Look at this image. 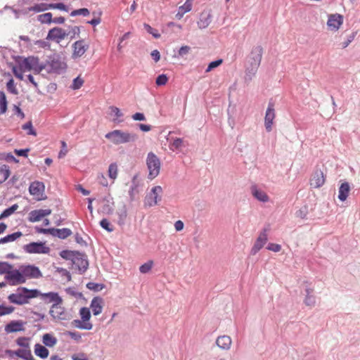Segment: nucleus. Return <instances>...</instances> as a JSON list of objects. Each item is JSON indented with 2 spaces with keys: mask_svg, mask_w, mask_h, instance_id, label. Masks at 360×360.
Returning <instances> with one entry per match:
<instances>
[{
  "mask_svg": "<svg viewBox=\"0 0 360 360\" xmlns=\"http://www.w3.org/2000/svg\"><path fill=\"white\" fill-rule=\"evenodd\" d=\"M44 66L39 63V58L34 56L27 57L18 63V65L13 68V72L15 77L20 80L23 79V74L25 72L33 71L39 74Z\"/></svg>",
  "mask_w": 360,
  "mask_h": 360,
  "instance_id": "nucleus-1",
  "label": "nucleus"
},
{
  "mask_svg": "<svg viewBox=\"0 0 360 360\" xmlns=\"http://www.w3.org/2000/svg\"><path fill=\"white\" fill-rule=\"evenodd\" d=\"M80 34V28L78 26H70L65 30L60 27H55L49 30L46 39L60 44L62 41L69 38L70 40L77 37Z\"/></svg>",
  "mask_w": 360,
  "mask_h": 360,
  "instance_id": "nucleus-2",
  "label": "nucleus"
},
{
  "mask_svg": "<svg viewBox=\"0 0 360 360\" xmlns=\"http://www.w3.org/2000/svg\"><path fill=\"white\" fill-rule=\"evenodd\" d=\"M40 292L37 290H29L26 288H19L17 290L8 295V300L11 303L18 305L27 304L32 298L38 297Z\"/></svg>",
  "mask_w": 360,
  "mask_h": 360,
  "instance_id": "nucleus-3",
  "label": "nucleus"
},
{
  "mask_svg": "<svg viewBox=\"0 0 360 360\" xmlns=\"http://www.w3.org/2000/svg\"><path fill=\"white\" fill-rule=\"evenodd\" d=\"M105 137L115 145L134 142L136 139L135 134L115 129L105 134Z\"/></svg>",
  "mask_w": 360,
  "mask_h": 360,
  "instance_id": "nucleus-4",
  "label": "nucleus"
},
{
  "mask_svg": "<svg viewBox=\"0 0 360 360\" xmlns=\"http://www.w3.org/2000/svg\"><path fill=\"white\" fill-rule=\"evenodd\" d=\"M79 316L81 317V319L74 320L72 322V326L81 330H91L93 328V324L90 321V309L87 307H82L79 309Z\"/></svg>",
  "mask_w": 360,
  "mask_h": 360,
  "instance_id": "nucleus-5",
  "label": "nucleus"
},
{
  "mask_svg": "<svg viewBox=\"0 0 360 360\" xmlns=\"http://www.w3.org/2000/svg\"><path fill=\"white\" fill-rule=\"evenodd\" d=\"M263 54V48L259 46H253L249 56V67L248 70L255 74L257 71L262 61Z\"/></svg>",
  "mask_w": 360,
  "mask_h": 360,
  "instance_id": "nucleus-6",
  "label": "nucleus"
},
{
  "mask_svg": "<svg viewBox=\"0 0 360 360\" xmlns=\"http://www.w3.org/2000/svg\"><path fill=\"white\" fill-rule=\"evenodd\" d=\"M146 165L148 170V178L150 180L158 176L160 171L161 163L158 157L150 152L146 158Z\"/></svg>",
  "mask_w": 360,
  "mask_h": 360,
  "instance_id": "nucleus-7",
  "label": "nucleus"
},
{
  "mask_svg": "<svg viewBox=\"0 0 360 360\" xmlns=\"http://www.w3.org/2000/svg\"><path fill=\"white\" fill-rule=\"evenodd\" d=\"M62 303H54L51 307L50 315L56 321H67L70 319V314L61 305Z\"/></svg>",
  "mask_w": 360,
  "mask_h": 360,
  "instance_id": "nucleus-8",
  "label": "nucleus"
},
{
  "mask_svg": "<svg viewBox=\"0 0 360 360\" xmlns=\"http://www.w3.org/2000/svg\"><path fill=\"white\" fill-rule=\"evenodd\" d=\"M44 191L45 186L42 182L35 181L30 185L29 192L37 201H40L46 198Z\"/></svg>",
  "mask_w": 360,
  "mask_h": 360,
  "instance_id": "nucleus-9",
  "label": "nucleus"
},
{
  "mask_svg": "<svg viewBox=\"0 0 360 360\" xmlns=\"http://www.w3.org/2000/svg\"><path fill=\"white\" fill-rule=\"evenodd\" d=\"M162 188L160 186H156L152 188L150 192L146 195L144 199V205L146 207H153L158 204L161 200Z\"/></svg>",
  "mask_w": 360,
  "mask_h": 360,
  "instance_id": "nucleus-10",
  "label": "nucleus"
},
{
  "mask_svg": "<svg viewBox=\"0 0 360 360\" xmlns=\"http://www.w3.org/2000/svg\"><path fill=\"white\" fill-rule=\"evenodd\" d=\"M24 250L30 254H48L50 252V248L46 246L45 243L32 242L24 245Z\"/></svg>",
  "mask_w": 360,
  "mask_h": 360,
  "instance_id": "nucleus-11",
  "label": "nucleus"
},
{
  "mask_svg": "<svg viewBox=\"0 0 360 360\" xmlns=\"http://www.w3.org/2000/svg\"><path fill=\"white\" fill-rule=\"evenodd\" d=\"M5 278L11 285H17L25 283L20 266L18 269H13L12 268L8 274L5 276Z\"/></svg>",
  "mask_w": 360,
  "mask_h": 360,
  "instance_id": "nucleus-12",
  "label": "nucleus"
},
{
  "mask_svg": "<svg viewBox=\"0 0 360 360\" xmlns=\"http://www.w3.org/2000/svg\"><path fill=\"white\" fill-rule=\"evenodd\" d=\"M22 273L25 282L27 279L39 278L42 277V273L37 266L34 265H21Z\"/></svg>",
  "mask_w": 360,
  "mask_h": 360,
  "instance_id": "nucleus-13",
  "label": "nucleus"
},
{
  "mask_svg": "<svg viewBox=\"0 0 360 360\" xmlns=\"http://www.w3.org/2000/svg\"><path fill=\"white\" fill-rule=\"evenodd\" d=\"M89 45L86 44L84 39L78 40L72 44V58L74 59L81 58L84 55Z\"/></svg>",
  "mask_w": 360,
  "mask_h": 360,
  "instance_id": "nucleus-14",
  "label": "nucleus"
},
{
  "mask_svg": "<svg viewBox=\"0 0 360 360\" xmlns=\"http://www.w3.org/2000/svg\"><path fill=\"white\" fill-rule=\"evenodd\" d=\"M343 16L340 14H330L328 15L327 26L331 31H338L343 24Z\"/></svg>",
  "mask_w": 360,
  "mask_h": 360,
  "instance_id": "nucleus-15",
  "label": "nucleus"
},
{
  "mask_svg": "<svg viewBox=\"0 0 360 360\" xmlns=\"http://www.w3.org/2000/svg\"><path fill=\"white\" fill-rule=\"evenodd\" d=\"M276 117L274 105L272 103H269L268 105V108L266 111L265 117H264V125L267 131H271L272 130V126L274 124V120Z\"/></svg>",
  "mask_w": 360,
  "mask_h": 360,
  "instance_id": "nucleus-16",
  "label": "nucleus"
},
{
  "mask_svg": "<svg viewBox=\"0 0 360 360\" xmlns=\"http://www.w3.org/2000/svg\"><path fill=\"white\" fill-rule=\"evenodd\" d=\"M326 181L325 175L321 169H316L310 179V186L314 188L321 187Z\"/></svg>",
  "mask_w": 360,
  "mask_h": 360,
  "instance_id": "nucleus-17",
  "label": "nucleus"
},
{
  "mask_svg": "<svg viewBox=\"0 0 360 360\" xmlns=\"http://www.w3.org/2000/svg\"><path fill=\"white\" fill-rule=\"evenodd\" d=\"M268 240V236L266 233V230H264L259 234L257 238L252 249L251 254L255 255H256L266 243Z\"/></svg>",
  "mask_w": 360,
  "mask_h": 360,
  "instance_id": "nucleus-18",
  "label": "nucleus"
},
{
  "mask_svg": "<svg viewBox=\"0 0 360 360\" xmlns=\"http://www.w3.org/2000/svg\"><path fill=\"white\" fill-rule=\"evenodd\" d=\"M51 212V209L34 210L29 213L28 220L31 222L39 221L44 217L50 215Z\"/></svg>",
  "mask_w": 360,
  "mask_h": 360,
  "instance_id": "nucleus-19",
  "label": "nucleus"
},
{
  "mask_svg": "<svg viewBox=\"0 0 360 360\" xmlns=\"http://www.w3.org/2000/svg\"><path fill=\"white\" fill-rule=\"evenodd\" d=\"M252 195L259 201L266 202H268L269 198L268 195L262 190L259 189L257 186L252 185L250 188Z\"/></svg>",
  "mask_w": 360,
  "mask_h": 360,
  "instance_id": "nucleus-20",
  "label": "nucleus"
},
{
  "mask_svg": "<svg viewBox=\"0 0 360 360\" xmlns=\"http://www.w3.org/2000/svg\"><path fill=\"white\" fill-rule=\"evenodd\" d=\"M6 333H15L24 330L23 322L22 321H12L5 327Z\"/></svg>",
  "mask_w": 360,
  "mask_h": 360,
  "instance_id": "nucleus-21",
  "label": "nucleus"
},
{
  "mask_svg": "<svg viewBox=\"0 0 360 360\" xmlns=\"http://www.w3.org/2000/svg\"><path fill=\"white\" fill-rule=\"evenodd\" d=\"M103 300L101 297H94L91 302L90 307L94 316H98L102 312Z\"/></svg>",
  "mask_w": 360,
  "mask_h": 360,
  "instance_id": "nucleus-22",
  "label": "nucleus"
},
{
  "mask_svg": "<svg viewBox=\"0 0 360 360\" xmlns=\"http://www.w3.org/2000/svg\"><path fill=\"white\" fill-rule=\"evenodd\" d=\"M216 344L221 349L228 350L231 346L232 340L228 335H221L217 338Z\"/></svg>",
  "mask_w": 360,
  "mask_h": 360,
  "instance_id": "nucleus-23",
  "label": "nucleus"
},
{
  "mask_svg": "<svg viewBox=\"0 0 360 360\" xmlns=\"http://www.w3.org/2000/svg\"><path fill=\"white\" fill-rule=\"evenodd\" d=\"M72 234L70 229L63 228L61 229L52 228L51 235L61 239H65Z\"/></svg>",
  "mask_w": 360,
  "mask_h": 360,
  "instance_id": "nucleus-24",
  "label": "nucleus"
},
{
  "mask_svg": "<svg viewBox=\"0 0 360 360\" xmlns=\"http://www.w3.org/2000/svg\"><path fill=\"white\" fill-rule=\"evenodd\" d=\"M41 297L48 302L62 303L61 297L56 292L41 294Z\"/></svg>",
  "mask_w": 360,
  "mask_h": 360,
  "instance_id": "nucleus-25",
  "label": "nucleus"
},
{
  "mask_svg": "<svg viewBox=\"0 0 360 360\" xmlns=\"http://www.w3.org/2000/svg\"><path fill=\"white\" fill-rule=\"evenodd\" d=\"M350 191V186L347 182L342 183L339 188L338 198L341 201H345L348 197Z\"/></svg>",
  "mask_w": 360,
  "mask_h": 360,
  "instance_id": "nucleus-26",
  "label": "nucleus"
},
{
  "mask_svg": "<svg viewBox=\"0 0 360 360\" xmlns=\"http://www.w3.org/2000/svg\"><path fill=\"white\" fill-rule=\"evenodd\" d=\"M207 12L201 13L199 20L198 21V26L200 29H205L207 27L210 23V15Z\"/></svg>",
  "mask_w": 360,
  "mask_h": 360,
  "instance_id": "nucleus-27",
  "label": "nucleus"
},
{
  "mask_svg": "<svg viewBox=\"0 0 360 360\" xmlns=\"http://www.w3.org/2000/svg\"><path fill=\"white\" fill-rule=\"evenodd\" d=\"M49 4H45V3L34 4V6H30L27 8V13H29L31 11H32L34 13H40V12L47 11L49 9Z\"/></svg>",
  "mask_w": 360,
  "mask_h": 360,
  "instance_id": "nucleus-28",
  "label": "nucleus"
},
{
  "mask_svg": "<svg viewBox=\"0 0 360 360\" xmlns=\"http://www.w3.org/2000/svg\"><path fill=\"white\" fill-rule=\"evenodd\" d=\"M43 343L49 347L55 346L57 343V338L50 333H46L42 337Z\"/></svg>",
  "mask_w": 360,
  "mask_h": 360,
  "instance_id": "nucleus-29",
  "label": "nucleus"
},
{
  "mask_svg": "<svg viewBox=\"0 0 360 360\" xmlns=\"http://www.w3.org/2000/svg\"><path fill=\"white\" fill-rule=\"evenodd\" d=\"M34 353L37 356L45 359L48 357L49 352L44 346L40 344H36L34 345Z\"/></svg>",
  "mask_w": 360,
  "mask_h": 360,
  "instance_id": "nucleus-30",
  "label": "nucleus"
},
{
  "mask_svg": "<svg viewBox=\"0 0 360 360\" xmlns=\"http://www.w3.org/2000/svg\"><path fill=\"white\" fill-rule=\"evenodd\" d=\"M8 352L10 354H14L17 356L25 359L26 360H33L30 351H27L25 349H18L15 352L8 351Z\"/></svg>",
  "mask_w": 360,
  "mask_h": 360,
  "instance_id": "nucleus-31",
  "label": "nucleus"
},
{
  "mask_svg": "<svg viewBox=\"0 0 360 360\" xmlns=\"http://www.w3.org/2000/svg\"><path fill=\"white\" fill-rule=\"evenodd\" d=\"M49 64L51 70L54 72H58L59 70H64L66 68L65 64L58 59L51 60Z\"/></svg>",
  "mask_w": 360,
  "mask_h": 360,
  "instance_id": "nucleus-32",
  "label": "nucleus"
},
{
  "mask_svg": "<svg viewBox=\"0 0 360 360\" xmlns=\"http://www.w3.org/2000/svg\"><path fill=\"white\" fill-rule=\"evenodd\" d=\"M22 236V233L20 231H17L12 234L7 235L6 236L1 238L0 239V244L13 242V241L15 240L16 239L19 238L20 237H21Z\"/></svg>",
  "mask_w": 360,
  "mask_h": 360,
  "instance_id": "nucleus-33",
  "label": "nucleus"
},
{
  "mask_svg": "<svg viewBox=\"0 0 360 360\" xmlns=\"http://www.w3.org/2000/svg\"><path fill=\"white\" fill-rule=\"evenodd\" d=\"M306 291H307V295H306V297L304 300V303L307 306H314L316 302V299L314 295H311L313 292V290L308 288L306 290Z\"/></svg>",
  "mask_w": 360,
  "mask_h": 360,
  "instance_id": "nucleus-34",
  "label": "nucleus"
},
{
  "mask_svg": "<svg viewBox=\"0 0 360 360\" xmlns=\"http://www.w3.org/2000/svg\"><path fill=\"white\" fill-rule=\"evenodd\" d=\"M118 173L117 165L116 163H112L108 167V176L113 181L117 178Z\"/></svg>",
  "mask_w": 360,
  "mask_h": 360,
  "instance_id": "nucleus-35",
  "label": "nucleus"
},
{
  "mask_svg": "<svg viewBox=\"0 0 360 360\" xmlns=\"http://www.w3.org/2000/svg\"><path fill=\"white\" fill-rule=\"evenodd\" d=\"M52 16L53 15L51 13H46L38 15L37 18L41 23L50 24L52 22Z\"/></svg>",
  "mask_w": 360,
  "mask_h": 360,
  "instance_id": "nucleus-36",
  "label": "nucleus"
},
{
  "mask_svg": "<svg viewBox=\"0 0 360 360\" xmlns=\"http://www.w3.org/2000/svg\"><path fill=\"white\" fill-rule=\"evenodd\" d=\"M7 110V101L6 95L4 92L0 91V115L6 112Z\"/></svg>",
  "mask_w": 360,
  "mask_h": 360,
  "instance_id": "nucleus-37",
  "label": "nucleus"
},
{
  "mask_svg": "<svg viewBox=\"0 0 360 360\" xmlns=\"http://www.w3.org/2000/svg\"><path fill=\"white\" fill-rule=\"evenodd\" d=\"M183 146V140L180 138H176L173 140L172 142L169 143V149L172 151L176 150H179Z\"/></svg>",
  "mask_w": 360,
  "mask_h": 360,
  "instance_id": "nucleus-38",
  "label": "nucleus"
},
{
  "mask_svg": "<svg viewBox=\"0 0 360 360\" xmlns=\"http://www.w3.org/2000/svg\"><path fill=\"white\" fill-rule=\"evenodd\" d=\"M13 268V265L6 262H0V275L6 274L8 275L11 269Z\"/></svg>",
  "mask_w": 360,
  "mask_h": 360,
  "instance_id": "nucleus-39",
  "label": "nucleus"
},
{
  "mask_svg": "<svg viewBox=\"0 0 360 360\" xmlns=\"http://www.w3.org/2000/svg\"><path fill=\"white\" fill-rule=\"evenodd\" d=\"M153 266V260H149L147 262L144 263L139 267V271L142 274L148 273Z\"/></svg>",
  "mask_w": 360,
  "mask_h": 360,
  "instance_id": "nucleus-40",
  "label": "nucleus"
},
{
  "mask_svg": "<svg viewBox=\"0 0 360 360\" xmlns=\"http://www.w3.org/2000/svg\"><path fill=\"white\" fill-rule=\"evenodd\" d=\"M18 208V205L15 204L12 205L11 207L6 209L0 215V219L7 217L12 214Z\"/></svg>",
  "mask_w": 360,
  "mask_h": 360,
  "instance_id": "nucleus-41",
  "label": "nucleus"
},
{
  "mask_svg": "<svg viewBox=\"0 0 360 360\" xmlns=\"http://www.w3.org/2000/svg\"><path fill=\"white\" fill-rule=\"evenodd\" d=\"M84 82V79L80 76H78L73 79L72 84L70 87L74 90L79 89L83 86Z\"/></svg>",
  "mask_w": 360,
  "mask_h": 360,
  "instance_id": "nucleus-42",
  "label": "nucleus"
},
{
  "mask_svg": "<svg viewBox=\"0 0 360 360\" xmlns=\"http://www.w3.org/2000/svg\"><path fill=\"white\" fill-rule=\"evenodd\" d=\"M14 309L15 308L12 306L5 307L0 305V316L11 314Z\"/></svg>",
  "mask_w": 360,
  "mask_h": 360,
  "instance_id": "nucleus-43",
  "label": "nucleus"
},
{
  "mask_svg": "<svg viewBox=\"0 0 360 360\" xmlns=\"http://www.w3.org/2000/svg\"><path fill=\"white\" fill-rule=\"evenodd\" d=\"M74 264H78V265H80L79 266V270H82L83 271H84L88 267V262L86 259H77L76 260L74 261Z\"/></svg>",
  "mask_w": 360,
  "mask_h": 360,
  "instance_id": "nucleus-44",
  "label": "nucleus"
},
{
  "mask_svg": "<svg viewBox=\"0 0 360 360\" xmlns=\"http://www.w3.org/2000/svg\"><path fill=\"white\" fill-rule=\"evenodd\" d=\"M144 27L146 28V31L151 34L155 39H158L160 37V34L158 32V31L155 29H153L151 26H150L148 24H144Z\"/></svg>",
  "mask_w": 360,
  "mask_h": 360,
  "instance_id": "nucleus-45",
  "label": "nucleus"
},
{
  "mask_svg": "<svg viewBox=\"0 0 360 360\" xmlns=\"http://www.w3.org/2000/svg\"><path fill=\"white\" fill-rule=\"evenodd\" d=\"M89 14V11L87 8H79L77 10H74L71 12L70 15L71 16H76L79 15H82L84 16H86Z\"/></svg>",
  "mask_w": 360,
  "mask_h": 360,
  "instance_id": "nucleus-46",
  "label": "nucleus"
},
{
  "mask_svg": "<svg viewBox=\"0 0 360 360\" xmlns=\"http://www.w3.org/2000/svg\"><path fill=\"white\" fill-rule=\"evenodd\" d=\"M222 63H223V60H222V59H219V60H214V61L211 62V63L208 65V66H207V69H206L205 72H210V71H211L212 70H213L214 68H217L218 66H219L220 65H221V64H222Z\"/></svg>",
  "mask_w": 360,
  "mask_h": 360,
  "instance_id": "nucleus-47",
  "label": "nucleus"
},
{
  "mask_svg": "<svg viewBox=\"0 0 360 360\" xmlns=\"http://www.w3.org/2000/svg\"><path fill=\"white\" fill-rule=\"evenodd\" d=\"M0 174L3 176L4 180H6L10 176L9 167L7 165H2L0 167Z\"/></svg>",
  "mask_w": 360,
  "mask_h": 360,
  "instance_id": "nucleus-48",
  "label": "nucleus"
},
{
  "mask_svg": "<svg viewBox=\"0 0 360 360\" xmlns=\"http://www.w3.org/2000/svg\"><path fill=\"white\" fill-rule=\"evenodd\" d=\"M168 78L166 75H160L156 78L155 83L158 86H162L167 84Z\"/></svg>",
  "mask_w": 360,
  "mask_h": 360,
  "instance_id": "nucleus-49",
  "label": "nucleus"
},
{
  "mask_svg": "<svg viewBox=\"0 0 360 360\" xmlns=\"http://www.w3.org/2000/svg\"><path fill=\"white\" fill-rule=\"evenodd\" d=\"M100 225L102 228L108 231V232H111L113 231L112 226L110 225V222L108 219H103L101 221Z\"/></svg>",
  "mask_w": 360,
  "mask_h": 360,
  "instance_id": "nucleus-50",
  "label": "nucleus"
},
{
  "mask_svg": "<svg viewBox=\"0 0 360 360\" xmlns=\"http://www.w3.org/2000/svg\"><path fill=\"white\" fill-rule=\"evenodd\" d=\"M22 129L28 130L27 134L36 136V131L33 129L32 124L31 122H28L22 125Z\"/></svg>",
  "mask_w": 360,
  "mask_h": 360,
  "instance_id": "nucleus-51",
  "label": "nucleus"
},
{
  "mask_svg": "<svg viewBox=\"0 0 360 360\" xmlns=\"http://www.w3.org/2000/svg\"><path fill=\"white\" fill-rule=\"evenodd\" d=\"M266 249L274 252H278L281 251V245L277 243H270L268 244Z\"/></svg>",
  "mask_w": 360,
  "mask_h": 360,
  "instance_id": "nucleus-52",
  "label": "nucleus"
},
{
  "mask_svg": "<svg viewBox=\"0 0 360 360\" xmlns=\"http://www.w3.org/2000/svg\"><path fill=\"white\" fill-rule=\"evenodd\" d=\"M179 9L184 13H186L192 9V2L186 1L184 5L181 6Z\"/></svg>",
  "mask_w": 360,
  "mask_h": 360,
  "instance_id": "nucleus-53",
  "label": "nucleus"
},
{
  "mask_svg": "<svg viewBox=\"0 0 360 360\" xmlns=\"http://www.w3.org/2000/svg\"><path fill=\"white\" fill-rule=\"evenodd\" d=\"M49 9L50 8H54V9L56 8V9H59L60 11H68L67 6L63 3L50 4L49 5Z\"/></svg>",
  "mask_w": 360,
  "mask_h": 360,
  "instance_id": "nucleus-54",
  "label": "nucleus"
},
{
  "mask_svg": "<svg viewBox=\"0 0 360 360\" xmlns=\"http://www.w3.org/2000/svg\"><path fill=\"white\" fill-rule=\"evenodd\" d=\"M110 110L111 111V113L114 114V115L116 117V119H114V121H115L117 118L121 117L123 115V114L117 107L110 106Z\"/></svg>",
  "mask_w": 360,
  "mask_h": 360,
  "instance_id": "nucleus-55",
  "label": "nucleus"
},
{
  "mask_svg": "<svg viewBox=\"0 0 360 360\" xmlns=\"http://www.w3.org/2000/svg\"><path fill=\"white\" fill-rule=\"evenodd\" d=\"M6 86H7V89L10 92H11L13 94H16L18 93L17 89H16L15 86V84H14V81H13V79H10L7 82Z\"/></svg>",
  "mask_w": 360,
  "mask_h": 360,
  "instance_id": "nucleus-56",
  "label": "nucleus"
},
{
  "mask_svg": "<svg viewBox=\"0 0 360 360\" xmlns=\"http://www.w3.org/2000/svg\"><path fill=\"white\" fill-rule=\"evenodd\" d=\"M17 344L23 347H29V339L27 338H19L17 340Z\"/></svg>",
  "mask_w": 360,
  "mask_h": 360,
  "instance_id": "nucleus-57",
  "label": "nucleus"
},
{
  "mask_svg": "<svg viewBox=\"0 0 360 360\" xmlns=\"http://www.w3.org/2000/svg\"><path fill=\"white\" fill-rule=\"evenodd\" d=\"M61 145H62V148H61L60 151L58 153V158H62L65 157V155L68 153L66 143L64 141H61Z\"/></svg>",
  "mask_w": 360,
  "mask_h": 360,
  "instance_id": "nucleus-58",
  "label": "nucleus"
},
{
  "mask_svg": "<svg viewBox=\"0 0 360 360\" xmlns=\"http://www.w3.org/2000/svg\"><path fill=\"white\" fill-rule=\"evenodd\" d=\"M355 36H356L355 32L352 33L349 36L347 40H346L345 41L342 43V48L345 49V48L349 46V44L354 39Z\"/></svg>",
  "mask_w": 360,
  "mask_h": 360,
  "instance_id": "nucleus-59",
  "label": "nucleus"
},
{
  "mask_svg": "<svg viewBox=\"0 0 360 360\" xmlns=\"http://www.w3.org/2000/svg\"><path fill=\"white\" fill-rule=\"evenodd\" d=\"M68 336H70L72 339L76 340V341H80L82 339V335L78 332H72L68 331Z\"/></svg>",
  "mask_w": 360,
  "mask_h": 360,
  "instance_id": "nucleus-60",
  "label": "nucleus"
},
{
  "mask_svg": "<svg viewBox=\"0 0 360 360\" xmlns=\"http://www.w3.org/2000/svg\"><path fill=\"white\" fill-rule=\"evenodd\" d=\"M191 48L188 46H183L179 50V56H184L189 53Z\"/></svg>",
  "mask_w": 360,
  "mask_h": 360,
  "instance_id": "nucleus-61",
  "label": "nucleus"
},
{
  "mask_svg": "<svg viewBox=\"0 0 360 360\" xmlns=\"http://www.w3.org/2000/svg\"><path fill=\"white\" fill-rule=\"evenodd\" d=\"M29 151H30L29 148L20 149V150L15 149L14 153L17 155H19V156L27 157Z\"/></svg>",
  "mask_w": 360,
  "mask_h": 360,
  "instance_id": "nucleus-62",
  "label": "nucleus"
},
{
  "mask_svg": "<svg viewBox=\"0 0 360 360\" xmlns=\"http://www.w3.org/2000/svg\"><path fill=\"white\" fill-rule=\"evenodd\" d=\"M98 182L101 185H102L103 186H108V181L103 174H100L98 176Z\"/></svg>",
  "mask_w": 360,
  "mask_h": 360,
  "instance_id": "nucleus-63",
  "label": "nucleus"
},
{
  "mask_svg": "<svg viewBox=\"0 0 360 360\" xmlns=\"http://www.w3.org/2000/svg\"><path fill=\"white\" fill-rule=\"evenodd\" d=\"M72 360H88L86 354L84 353H80L79 354H74L72 356Z\"/></svg>",
  "mask_w": 360,
  "mask_h": 360,
  "instance_id": "nucleus-64",
  "label": "nucleus"
}]
</instances>
